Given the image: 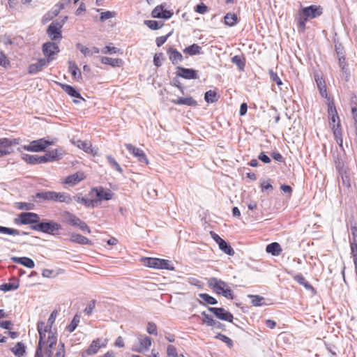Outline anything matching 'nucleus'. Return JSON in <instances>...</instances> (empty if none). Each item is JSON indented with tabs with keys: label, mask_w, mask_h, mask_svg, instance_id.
I'll return each mask as SVG.
<instances>
[{
	"label": "nucleus",
	"mask_w": 357,
	"mask_h": 357,
	"mask_svg": "<svg viewBox=\"0 0 357 357\" xmlns=\"http://www.w3.org/2000/svg\"><path fill=\"white\" fill-rule=\"evenodd\" d=\"M231 61L233 63L236 65L240 70H243L245 67V61L242 56L236 55L231 58Z\"/></svg>",
	"instance_id": "nucleus-49"
},
{
	"label": "nucleus",
	"mask_w": 357,
	"mask_h": 357,
	"mask_svg": "<svg viewBox=\"0 0 357 357\" xmlns=\"http://www.w3.org/2000/svg\"><path fill=\"white\" fill-rule=\"evenodd\" d=\"M137 340L139 345L133 346L132 350L137 352H144L149 349L151 345V338L150 337L139 335Z\"/></svg>",
	"instance_id": "nucleus-11"
},
{
	"label": "nucleus",
	"mask_w": 357,
	"mask_h": 357,
	"mask_svg": "<svg viewBox=\"0 0 357 357\" xmlns=\"http://www.w3.org/2000/svg\"><path fill=\"white\" fill-rule=\"evenodd\" d=\"M199 296L204 302L206 303L207 304L215 305L218 303L215 298L207 294L202 293L199 294Z\"/></svg>",
	"instance_id": "nucleus-45"
},
{
	"label": "nucleus",
	"mask_w": 357,
	"mask_h": 357,
	"mask_svg": "<svg viewBox=\"0 0 357 357\" xmlns=\"http://www.w3.org/2000/svg\"><path fill=\"white\" fill-rule=\"evenodd\" d=\"M49 63L48 60H46L45 58L40 59L36 63H32L29 66V73L30 74H36L41 71Z\"/></svg>",
	"instance_id": "nucleus-19"
},
{
	"label": "nucleus",
	"mask_w": 357,
	"mask_h": 357,
	"mask_svg": "<svg viewBox=\"0 0 357 357\" xmlns=\"http://www.w3.org/2000/svg\"><path fill=\"white\" fill-rule=\"evenodd\" d=\"M0 233L8 235H20V230L3 226H0Z\"/></svg>",
	"instance_id": "nucleus-48"
},
{
	"label": "nucleus",
	"mask_w": 357,
	"mask_h": 357,
	"mask_svg": "<svg viewBox=\"0 0 357 357\" xmlns=\"http://www.w3.org/2000/svg\"><path fill=\"white\" fill-rule=\"evenodd\" d=\"M55 357H65L64 343L60 342Z\"/></svg>",
	"instance_id": "nucleus-64"
},
{
	"label": "nucleus",
	"mask_w": 357,
	"mask_h": 357,
	"mask_svg": "<svg viewBox=\"0 0 357 357\" xmlns=\"http://www.w3.org/2000/svg\"><path fill=\"white\" fill-rule=\"evenodd\" d=\"M144 23L149 28L152 30H158L162 26V23H159L155 20H146Z\"/></svg>",
	"instance_id": "nucleus-53"
},
{
	"label": "nucleus",
	"mask_w": 357,
	"mask_h": 357,
	"mask_svg": "<svg viewBox=\"0 0 357 357\" xmlns=\"http://www.w3.org/2000/svg\"><path fill=\"white\" fill-rule=\"evenodd\" d=\"M73 199V197L66 192H55L54 202H63L70 204Z\"/></svg>",
	"instance_id": "nucleus-34"
},
{
	"label": "nucleus",
	"mask_w": 357,
	"mask_h": 357,
	"mask_svg": "<svg viewBox=\"0 0 357 357\" xmlns=\"http://www.w3.org/2000/svg\"><path fill=\"white\" fill-rule=\"evenodd\" d=\"M33 230L41 231L48 234H54L56 231L61 229L62 227L59 223L54 221H43L38 224L31 225Z\"/></svg>",
	"instance_id": "nucleus-2"
},
{
	"label": "nucleus",
	"mask_w": 357,
	"mask_h": 357,
	"mask_svg": "<svg viewBox=\"0 0 357 357\" xmlns=\"http://www.w3.org/2000/svg\"><path fill=\"white\" fill-rule=\"evenodd\" d=\"M116 13L114 11L107 10V11H105V12H101L100 20L102 22H103L108 19L113 18V17H116Z\"/></svg>",
	"instance_id": "nucleus-51"
},
{
	"label": "nucleus",
	"mask_w": 357,
	"mask_h": 357,
	"mask_svg": "<svg viewBox=\"0 0 357 357\" xmlns=\"http://www.w3.org/2000/svg\"><path fill=\"white\" fill-rule=\"evenodd\" d=\"M143 261L144 265L149 268H153L156 269H166L171 271L174 269L171 261L167 259L146 257L143 259Z\"/></svg>",
	"instance_id": "nucleus-3"
},
{
	"label": "nucleus",
	"mask_w": 357,
	"mask_h": 357,
	"mask_svg": "<svg viewBox=\"0 0 357 357\" xmlns=\"http://www.w3.org/2000/svg\"><path fill=\"white\" fill-rule=\"evenodd\" d=\"M4 139V143L6 144V146L7 149V151H9V155L13 153V149L12 148V146L17 145L19 144V139H9L3 137Z\"/></svg>",
	"instance_id": "nucleus-44"
},
{
	"label": "nucleus",
	"mask_w": 357,
	"mask_h": 357,
	"mask_svg": "<svg viewBox=\"0 0 357 357\" xmlns=\"http://www.w3.org/2000/svg\"><path fill=\"white\" fill-rule=\"evenodd\" d=\"M61 28L62 24L59 22H52L47 29L48 36L51 38L53 41H59L61 38Z\"/></svg>",
	"instance_id": "nucleus-7"
},
{
	"label": "nucleus",
	"mask_w": 357,
	"mask_h": 357,
	"mask_svg": "<svg viewBox=\"0 0 357 357\" xmlns=\"http://www.w3.org/2000/svg\"><path fill=\"white\" fill-rule=\"evenodd\" d=\"M340 123L338 121L337 125L333 124L332 126V129L333 130V134L337 143L340 144V146H342V131L340 129Z\"/></svg>",
	"instance_id": "nucleus-40"
},
{
	"label": "nucleus",
	"mask_w": 357,
	"mask_h": 357,
	"mask_svg": "<svg viewBox=\"0 0 357 357\" xmlns=\"http://www.w3.org/2000/svg\"><path fill=\"white\" fill-rule=\"evenodd\" d=\"M208 310L212 312L218 319L232 322L233 314L222 307H208Z\"/></svg>",
	"instance_id": "nucleus-8"
},
{
	"label": "nucleus",
	"mask_w": 357,
	"mask_h": 357,
	"mask_svg": "<svg viewBox=\"0 0 357 357\" xmlns=\"http://www.w3.org/2000/svg\"><path fill=\"white\" fill-rule=\"evenodd\" d=\"M19 287L17 282L16 283H4L0 285V290L3 291H9L16 290Z\"/></svg>",
	"instance_id": "nucleus-47"
},
{
	"label": "nucleus",
	"mask_w": 357,
	"mask_h": 357,
	"mask_svg": "<svg viewBox=\"0 0 357 357\" xmlns=\"http://www.w3.org/2000/svg\"><path fill=\"white\" fill-rule=\"evenodd\" d=\"M202 316L203 317L202 324H206V325H207L208 326H211L212 324H213V321L214 320L212 318V317L211 315H209L208 314H207L206 312H202Z\"/></svg>",
	"instance_id": "nucleus-54"
},
{
	"label": "nucleus",
	"mask_w": 357,
	"mask_h": 357,
	"mask_svg": "<svg viewBox=\"0 0 357 357\" xmlns=\"http://www.w3.org/2000/svg\"><path fill=\"white\" fill-rule=\"evenodd\" d=\"M163 10L162 6H156L152 11L151 15L154 18H161Z\"/></svg>",
	"instance_id": "nucleus-59"
},
{
	"label": "nucleus",
	"mask_w": 357,
	"mask_h": 357,
	"mask_svg": "<svg viewBox=\"0 0 357 357\" xmlns=\"http://www.w3.org/2000/svg\"><path fill=\"white\" fill-rule=\"evenodd\" d=\"M43 326V324H40V326H39V342L36 350L34 357H43V345L45 344V334L43 333V332H41V327Z\"/></svg>",
	"instance_id": "nucleus-27"
},
{
	"label": "nucleus",
	"mask_w": 357,
	"mask_h": 357,
	"mask_svg": "<svg viewBox=\"0 0 357 357\" xmlns=\"http://www.w3.org/2000/svg\"><path fill=\"white\" fill-rule=\"evenodd\" d=\"M62 89L71 97L77 98L84 100L80 93L72 86L68 84H61Z\"/></svg>",
	"instance_id": "nucleus-36"
},
{
	"label": "nucleus",
	"mask_w": 357,
	"mask_h": 357,
	"mask_svg": "<svg viewBox=\"0 0 357 357\" xmlns=\"http://www.w3.org/2000/svg\"><path fill=\"white\" fill-rule=\"evenodd\" d=\"M55 192L54 191H41L36 194V198L46 200L54 201Z\"/></svg>",
	"instance_id": "nucleus-35"
},
{
	"label": "nucleus",
	"mask_w": 357,
	"mask_h": 357,
	"mask_svg": "<svg viewBox=\"0 0 357 357\" xmlns=\"http://www.w3.org/2000/svg\"><path fill=\"white\" fill-rule=\"evenodd\" d=\"M73 200L77 202V203L82 204L88 208H93L97 206V201L81 197L79 195L73 196Z\"/></svg>",
	"instance_id": "nucleus-24"
},
{
	"label": "nucleus",
	"mask_w": 357,
	"mask_h": 357,
	"mask_svg": "<svg viewBox=\"0 0 357 357\" xmlns=\"http://www.w3.org/2000/svg\"><path fill=\"white\" fill-rule=\"evenodd\" d=\"M171 102L175 105H184L188 106H195L197 105V101L190 96L173 99L171 100Z\"/></svg>",
	"instance_id": "nucleus-28"
},
{
	"label": "nucleus",
	"mask_w": 357,
	"mask_h": 357,
	"mask_svg": "<svg viewBox=\"0 0 357 357\" xmlns=\"http://www.w3.org/2000/svg\"><path fill=\"white\" fill-rule=\"evenodd\" d=\"M76 47L85 56H91V52L90 51V49L87 47L83 45L81 43H77Z\"/></svg>",
	"instance_id": "nucleus-56"
},
{
	"label": "nucleus",
	"mask_w": 357,
	"mask_h": 357,
	"mask_svg": "<svg viewBox=\"0 0 357 357\" xmlns=\"http://www.w3.org/2000/svg\"><path fill=\"white\" fill-rule=\"evenodd\" d=\"M176 75L186 79H195L198 78L197 71L191 68L178 67Z\"/></svg>",
	"instance_id": "nucleus-13"
},
{
	"label": "nucleus",
	"mask_w": 357,
	"mask_h": 357,
	"mask_svg": "<svg viewBox=\"0 0 357 357\" xmlns=\"http://www.w3.org/2000/svg\"><path fill=\"white\" fill-rule=\"evenodd\" d=\"M59 47L54 42H47L43 45V52L49 62L54 59V56L59 52Z\"/></svg>",
	"instance_id": "nucleus-6"
},
{
	"label": "nucleus",
	"mask_w": 357,
	"mask_h": 357,
	"mask_svg": "<svg viewBox=\"0 0 357 357\" xmlns=\"http://www.w3.org/2000/svg\"><path fill=\"white\" fill-rule=\"evenodd\" d=\"M56 314H57V312L56 310H54L50 315V317L47 319V324H45V323L44 321H39L38 323L37 329H38V332L40 330L39 326H40V324H43V326L41 327V329H42L41 332H43V333L45 334V339H46L47 333H49L50 331H52L51 328L55 321Z\"/></svg>",
	"instance_id": "nucleus-12"
},
{
	"label": "nucleus",
	"mask_w": 357,
	"mask_h": 357,
	"mask_svg": "<svg viewBox=\"0 0 357 357\" xmlns=\"http://www.w3.org/2000/svg\"><path fill=\"white\" fill-rule=\"evenodd\" d=\"M323 13V8L320 6L311 5L304 7L298 11L296 21L300 32H304L306 28V22L309 20L317 18Z\"/></svg>",
	"instance_id": "nucleus-1"
},
{
	"label": "nucleus",
	"mask_w": 357,
	"mask_h": 357,
	"mask_svg": "<svg viewBox=\"0 0 357 357\" xmlns=\"http://www.w3.org/2000/svg\"><path fill=\"white\" fill-rule=\"evenodd\" d=\"M62 216L65 219L66 222L70 225L76 227L77 225L80 222V218L68 211H65L62 214Z\"/></svg>",
	"instance_id": "nucleus-31"
},
{
	"label": "nucleus",
	"mask_w": 357,
	"mask_h": 357,
	"mask_svg": "<svg viewBox=\"0 0 357 357\" xmlns=\"http://www.w3.org/2000/svg\"><path fill=\"white\" fill-rule=\"evenodd\" d=\"M84 178L85 176L84 173L77 172L75 174L68 176L64 181V183L73 186L83 181Z\"/></svg>",
	"instance_id": "nucleus-18"
},
{
	"label": "nucleus",
	"mask_w": 357,
	"mask_h": 357,
	"mask_svg": "<svg viewBox=\"0 0 357 357\" xmlns=\"http://www.w3.org/2000/svg\"><path fill=\"white\" fill-rule=\"evenodd\" d=\"M11 260L14 263L22 264L29 268H33L35 266L34 261L31 259L26 257H11Z\"/></svg>",
	"instance_id": "nucleus-21"
},
{
	"label": "nucleus",
	"mask_w": 357,
	"mask_h": 357,
	"mask_svg": "<svg viewBox=\"0 0 357 357\" xmlns=\"http://www.w3.org/2000/svg\"><path fill=\"white\" fill-rule=\"evenodd\" d=\"M210 234L211 238L218 244L219 248L224 252L225 254L229 255H234V251L233 248L227 244V243L220 238L217 234L214 231H211Z\"/></svg>",
	"instance_id": "nucleus-9"
},
{
	"label": "nucleus",
	"mask_w": 357,
	"mask_h": 357,
	"mask_svg": "<svg viewBox=\"0 0 357 357\" xmlns=\"http://www.w3.org/2000/svg\"><path fill=\"white\" fill-rule=\"evenodd\" d=\"M96 301L95 300L90 301L84 310V313H86L87 315H91L96 307Z\"/></svg>",
	"instance_id": "nucleus-57"
},
{
	"label": "nucleus",
	"mask_w": 357,
	"mask_h": 357,
	"mask_svg": "<svg viewBox=\"0 0 357 357\" xmlns=\"http://www.w3.org/2000/svg\"><path fill=\"white\" fill-rule=\"evenodd\" d=\"M317 86L319 90L320 94L322 97L326 98L327 97V91H326V87L324 84V81H317Z\"/></svg>",
	"instance_id": "nucleus-55"
},
{
	"label": "nucleus",
	"mask_w": 357,
	"mask_h": 357,
	"mask_svg": "<svg viewBox=\"0 0 357 357\" xmlns=\"http://www.w3.org/2000/svg\"><path fill=\"white\" fill-rule=\"evenodd\" d=\"M9 155V151H7L4 139L0 138V158Z\"/></svg>",
	"instance_id": "nucleus-58"
},
{
	"label": "nucleus",
	"mask_w": 357,
	"mask_h": 357,
	"mask_svg": "<svg viewBox=\"0 0 357 357\" xmlns=\"http://www.w3.org/2000/svg\"><path fill=\"white\" fill-rule=\"evenodd\" d=\"M68 71L72 75V76L77 81L82 79L81 71L78 68L77 65L75 63V62L73 61H68Z\"/></svg>",
	"instance_id": "nucleus-26"
},
{
	"label": "nucleus",
	"mask_w": 357,
	"mask_h": 357,
	"mask_svg": "<svg viewBox=\"0 0 357 357\" xmlns=\"http://www.w3.org/2000/svg\"><path fill=\"white\" fill-rule=\"evenodd\" d=\"M96 192V196L98 197L97 203L102 200H110L112 199V192L109 190H105L102 187L93 188L91 192Z\"/></svg>",
	"instance_id": "nucleus-14"
},
{
	"label": "nucleus",
	"mask_w": 357,
	"mask_h": 357,
	"mask_svg": "<svg viewBox=\"0 0 357 357\" xmlns=\"http://www.w3.org/2000/svg\"><path fill=\"white\" fill-rule=\"evenodd\" d=\"M22 159L29 164L36 165L45 163V159L36 155L23 154Z\"/></svg>",
	"instance_id": "nucleus-23"
},
{
	"label": "nucleus",
	"mask_w": 357,
	"mask_h": 357,
	"mask_svg": "<svg viewBox=\"0 0 357 357\" xmlns=\"http://www.w3.org/2000/svg\"><path fill=\"white\" fill-rule=\"evenodd\" d=\"M250 298H252L251 303L254 306H261L263 305V301L264 298L259 295H249Z\"/></svg>",
	"instance_id": "nucleus-50"
},
{
	"label": "nucleus",
	"mask_w": 357,
	"mask_h": 357,
	"mask_svg": "<svg viewBox=\"0 0 357 357\" xmlns=\"http://www.w3.org/2000/svg\"><path fill=\"white\" fill-rule=\"evenodd\" d=\"M328 112V115L330 116L331 126L332 127L333 124L337 125V123L338 121L340 122V119H339V116L337 114L335 107L332 105H329Z\"/></svg>",
	"instance_id": "nucleus-37"
},
{
	"label": "nucleus",
	"mask_w": 357,
	"mask_h": 357,
	"mask_svg": "<svg viewBox=\"0 0 357 357\" xmlns=\"http://www.w3.org/2000/svg\"><path fill=\"white\" fill-rule=\"evenodd\" d=\"M53 144V142L47 140L44 138H41L31 142L29 145H23L21 148L27 151L40 152Z\"/></svg>",
	"instance_id": "nucleus-4"
},
{
	"label": "nucleus",
	"mask_w": 357,
	"mask_h": 357,
	"mask_svg": "<svg viewBox=\"0 0 357 357\" xmlns=\"http://www.w3.org/2000/svg\"><path fill=\"white\" fill-rule=\"evenodd\" d=\"M215 338L225 342L229 348L233 347L234 344L232 340L223 334L218 333L215 335Z\"/></svg>",
	"instance_id": "nucleus-52"
},
{
	"label": "nucleus",
	"mask_w": 357,
	"mask_h": 357,
	"mask_svg": "<svg viewBox=\"0 0 357 357\" xmlns=\"http://www.w3.org/2000/svg\"><path fill=\"white\" fill-rule=\"evenodd\" d=\"M70 240L73 242L80 245H91L92 242L88 238L79 234H71L70 236Z\"/></svg>",
	"instance_id": "nucleus-25"
},
{
	"label": "nucleus",
	"mask_w": 357,
	"mask_h": 357,
	"mask_svg": "<svg viewBox=\"0 0 357 357\" xmlns=\"http://www.w3.org/2000/svg\"><path fill=\"white\" fill-rule=\"evenodd\" d=\"M40 222V217L37 213L32 212H24L20 213L17 218L15 219V223L17 225H31Z\"/></svg>",
	"instance_id": "nucleus-5"
},
{
	"label": "nucleus",
	"mask_w": 357,
	"mask_h": 357,
	"mask_svg": "<svg viewBox=\"0 0 357 357\" xmlns=\"http://www.w3.org/2000/svg\"><path fill=\"white\" fill-rule=\"evenodd\" d=\"M11 351L15 356L21 357L25 353V346L22 342H17L15 347L11 349Z\"/></svg>",
	"instance_id": "nucleus-41"
},
{
	"label": "nucleus",
	"mask_w": 357,
	"mask_h": 357,
	"mask_svg": "<svg viewBox=\"0 0 357 357\" xmlns=\"http://www.w3.org/2000/svg\"><path fill=\"white\" fill-rule=\"evenodd\" d=\"M47 341L45 340V343L47 344V347L46 348L47 350L53 351L55 345L57 342V336L52 331H50L49 333H47Z\"/></svg>",
	"instance_id": "nucleus-33"
},
{
	"label": "nucleus",
	"mask_w": 357,
	"mask_h": 357,
	"mask_svg": "<svg viewBox=\"0 0 357 357\" xmlns=\"http://www.w3.org/2000/svg\"><path fill=\"white\" fill-rule=\"evenodd\" d=\"M63 154L62 149H56L48 151L45 155H42L41 158L45 159V163L48 162H53L61 158Z\"/></svg>",
	"instance_id": "nucleus-17"
},
{
	"label": "nucleus",
	"mask_w": 357,
	"mask_h": 357,
	"mask_svg": "<svg viewBox=\"0 0 357 357\" xmlns=\"http://www.w3.org/2000/svg\"><path fill=\"white\" fill-rule=\"evenodd\" d=\"M107 161L109 164V165L115 169L117 172H119L120 174H123V169L121 167L119 164L116 162V160L111 155H107Z\"/></svg>",
	"instance_id": "nucleus-46"
},
{
	"label": "nucleus",
	"mask_w": 357,
	"mask_h": 357,
	"mask_svg": "<svg viewBox=\"0 0 357 357\" xmlns=\"http://www.w3.org/2000/svg\"><path fill=\"white\" fill-rule=\"evenodd\" d=\"M195 11L200 14H204L208 11V7L204 3H201L195 7Z\"/></svg>",
	"instance_id": "nucleus-61"
},
{
	"label": "nucleus",
	"mask_w": 357,
	"mask_h": 357,
	"mask_svg": "<svg viewBox=\"0 0 357 357\" xmlns=\"http://www.w3.org/2000/svg\"><path fill=\"white\" fill-rule=\"evenodd\" d=\"M224 19L225 24L229 26H234L238 22V17L234 13H227Z\"/></svg>",
	"instance_id": "nucleus-42"
},
{
	"label": "nucleus",
	"mask_w": 357,
	"mask_h": 357,
	"mask_svg": "<svg viewBox=\"0 0 357 357\" xmlns=\"http://www.w3.org/2000/svg\"><path fill=\"white\" fill-rule=\"evenodd\" d=\"M80 321V316L75 314L70 324L67 326L66 329L69 333L73 332Z\"/></svg>",
	"instance_id": "nucleus-43"
},
{
	"label": "nucleus",
	"mask_w": 357,
	"mask_h": 357,
	"mask_svg": "<svg viewBox=\"0 0 357 357\" xmlns=\"http://www.w3.org/2000/svg\"><path fill=\"white\" fill-rule=\"evenodd\" d=\"M183 52L184 54H186L189 56H195L202 54V47L195 43L186 47Z\"/></svg>",
	"instance_id": "nucleus-30"
},
{
	"label": "nucleus",
	"mask_w": 357,
	"mask_h": 357,
	"mask_svg": "<svg viewBox=\"0 0 357 357\" xmlns=\"http://www.w3.org/2000/svg\"><path fill=\"white\" fill-rule=\"evenodd\" d=\"M120 50L117 49L115 47L106 46L102 50V53L103 54H114L119 52Z\"/></svg>",
	"instance_id": "nucleus-62"
},
{
	"label": "nucleus",
	"mask_w": 357,
	"mask_h": 357,
	"mask_svg": "<svg viewBox=\"0 0 357 357\" xmlns=\"http://www.w3.org/2000/svg\"><path fill=\"white\" fill-rule=\"evenodd\" d=\"M351 170L349 167L346 169H344L342 172L339 173V175L341 177L342 185L349 188L351 187Z\"/></svg>",
	"instance_id": "nucleus-22"
},
{
	"label": "nucleus",
	"mask_w": 357,
	"mask_h": 357,
	"mask_svg": "<svg viewBox=\"0 0 357 357\" xmlns=\"http://www.w3.org/2000/svg\"><path fill=\"white\" fill-rule=\"evenodd\" d=\"M208 286L218 294H220L227 285L225 282L217 279L216 278H210L208 280Z\"/></svg>",
	"instance_id": "nucleus-16"
},
{
	"label": "nucleus",
	"mask_w": 357,
	"mask_h": 357,
	"mask_svg": "<svg viewBox=\"0 0 357 357\" xmlns=\"http://www.w3.org/2000/svg\"><path fill=\"white\" fill-rule=\"evenodd\" d=\"M266 251L273 256H278L281 254L282 250L278 243L273 242L266 245Z\"/></svg>",
	"instance_id": "nucleus-29"
},
{
	"label": "nucleus",
	"mask_w": 357,
	"mask_h": 357,
	"mask_svg": "<svg viewBox=\"0 0 357 357\" xmlns=\"http://www.w3.org/2000/svg\"><path fill=\"white\" fill-rule=\"evenodd\" d=\"M72 143L87 153H92L93 155H96L97 153V151L94 150L89 142L73 139L72 140Z\"/></svg>",
	"instance_id": "nucleus-15"
},
{
	"label": "nucleus",
	"mask_w": 357,
	"mask_h": 357,
	"mask_svg": "<svg viewBox=\"0 0 357 357\" xmlns=\"http://www.w3.org/2000/svg\"><path fill=\"white\" fill-rule=\"evenodd\" d=\"M167 354L169 357H177L176 349L173 345H169L167 349Z\"/></svg>",
	"instance_id": "nucleus-63"
},
{
	"label": "nucleus",
	"mask_w": 357,
	"mask_h": 357,
	"mask_svg": "<svg viewBox=\"0 0 357 357\" xmlns=\"http://www.w3.org/2000/svg\"><path fill=\"white\" fill-rule=\"evenodd\" d=\"M125 146L128 149V151L131 153L135 157H136L138 161L141 163H144L146 165L149 164L148 158L142 149L137 148L132 145L131 144H125Z\"/></svg>",
	"instance_id": "nucleus-10"
},
{
	"label": "nucleus",
	"mask_w": 357,
	"mask_h": 357,
	"mask_svg": "<svg viewBox=\"0 0 357 357\" xmlns=\"http://www.w3.org/2000/svg\"><path fill=\"white\" fill-rule=\"evenodd\" d=\"M219 95L215 91L209 90L207 91L204 94V100L208 103H213L218 100Z\"/></svg>",
	"instance_id": "nucleus-38"
},
{
	"label": "nucleus",
	"mask_w": 357,
	"mask_h": 357,
	"mask_svg": "<svg viewBox=\"0 0 357 357\" xmlns=\"http://www.w3.org/2000/svg\"><path fill=\"white\" fill-rule=\"evenodd\" d=\"M169 60L174 65L178 64L183 61L182 54L176 49L169 48L167 52Z\"/></svg>",
	"instance_id": "nucleus-20"
},
{
	"label": "nucleus",
	"mask_w": 357,
	"mask_h": 357,
	"mask_svg": "<svg viewBox=\"0 0 357 357\" xmlns=\"http://www.w3.org/2000/svg\"><path fill=\"white\" fill-rule=\"evenodd\" d=\"M105 344H101V340L100 339H96L91 343L90 346L86 350V354L88 355H93L96 354L98 350L102 347H104Z\"/></svg>",
	"instance_id": "nucleus-32"
},
{
	"label": "nucleus",
	"mask_w": 357,
	"mask_h": 357,
	"mask_svg": "<svg viewBox=\"0 0 357 357\" xmlns=\"http://www.w3.org/2000/svg\"><path fill=\"white\" fill-rule=\"evenodd\" d=\"M101 62L104 64L116 67L120 66L121 65L122 60L120 59H113L107 56H103L101 58Z\"/></svg>",
	"instance_id": "nucleus-39"
},
{
	"label": "nucleus",
	"mask_w": 357,
	"mask_h": 357,
	"mask_svg": "<svg viewBox=\"0 0 357 357\" xmlns=\"http://www.w3.org/2000/svg\"><path fill=\"white\" fill-rule=\"evenodd\" d=\"M146 331L148 333L151 335H157V326L153 322H149L147 325Z\"/></svg>",
	"instance_id": "nucleus-60"
}]
</instances>
